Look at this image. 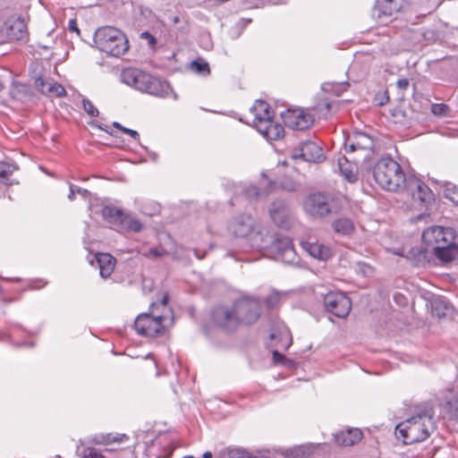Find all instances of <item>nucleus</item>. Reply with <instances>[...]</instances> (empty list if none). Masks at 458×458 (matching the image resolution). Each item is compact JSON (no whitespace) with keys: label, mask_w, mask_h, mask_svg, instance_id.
Masks as SVG:
<instances>
[{"label":"nucleus","mask_w":458,"mask_h":458,"mask_svg":"<svg viewBox=\"0 0 458 458\" xmlns=\"http://www.w3.org/2000/svg\"><path fill=\"white\" fill-rule=\"evenodd\" d=\"M191 70L202 76H207L210 73L208 64L203 59H197L191 64Z\"/></svg>","instance_id":"33"},{"label":"nucleus","mask_w":458,"mask_h":458,"mask_svg":"<svg viewBox=\"0 0 458 458\" xmlns=\"http://www.w3.org/2000/svg\"><path fill=\"white\" fill-rule=\"evenodd\" d=\"M68 30L72 32H76L77 34L80 33V30L77 26V21L76 20L74 19H71L69 21H68Z\"/></svg>","instance_id":"52"},{"label":"nucleus","mask_w":458,"mask_h":458,"mask_svg":"<svg viewBox=\"0 0 458 458\" xmlns=\"http://www.w3.org/2000/svg\"><path fill=\"white\" fill-rule=\"evenodd\" d=\"M444 187V196L458 205V187L451 182H445Z\"/></svg>","instance_id":"35"},{"label":"nucleus","mask_w":458,"mask_h":458,"mask_svg":"<svg viewBox=\"0 0 458 458\" xmlns=\"http://www.w3.org/2000/svg\"><path fill=\"white\" fill-rule=\"evenodd\" d=\"M82 106L84 111L90 116V117H97L99 114L98 108L95 107L93 103L89 100L88 98H83L82 100Z\"/></svg>","instance_id":"40"},{"label":"nucleus","mask_w":458,"mask_h":458,"mask_svg":"<svg viewBox=\"0 0 458 458\" xmlns=\"http://www.w3.org/2000/svg\"><path fill=\"white\" fill-rule=\"evenodd\" d=\"M326 310L338 318L346 317L351 310V301L343 293L329 292L324 297Z\"/></svg>","instance_id":"9"},{"label":"nucleus","mask_w":458,"mask_h":458,"mask_svg":"<svg viewBox=\"0 0 458 458\" xmlns=\"http://www.w3.org/2000/svg\"><path fill=\"white\" fill-rule=\"evenodd\" d=\"M216 458H250L245 452L240 449H225L222 450Z\"/></svg>","instance_id":"36"},{"label":"nucleus","mask_w":458,"mask_h":458,"mask_svg":"<svg viewBox=\"0 0 458 458\" xmlns=\"http://www.w3.org/2000/svg\"><path fill=\"white\" fill-rule=\"evenodd\" d=\"M334 230L343 235L350 234L353 229V223L348 218H339L333 223Z\"/></svg>","instance_id":"30"},{"label":"nucleus","mask_w":458,"mask_h":458,"mask_svg":"<svg viewBox=\"0 0 458 458\" xmlns=\"http://www.w3.org/2000/svg\"><path fill=\"white\" fill-rule=\"evenodd\" d=\"M325 106H326V108H327V110H329V109H330L331 105H330V103L327 102V103H325Z\"/></svg>","instance_id":"59"},{"label":"nucleus","mask_w":458,"mask_h":458,"mask_svg":"<svg viewBox=\"0 0 458 458\" xmlns=\"http://www.w3.org/2000/svg\"><path fill=\"white\" fill-rule=\"evenodd\" d=\"M113 125H114V127H116V128L120 129L121 131H122V128H124L123 126H122V125H121L119 123H117V122H114V123H113Z\"/></svg>","instance_id":"58"},{"label":"nucleus","mask_w":458,"mask_h":458,"mask_svg":"<svg viewBox=\"0 0 458 458\" xmlns=\"http://www.w3.org/2000/svg\"><path fill=\"white\" fill-rule=\"evenodd\" d=\"M193 253L198 259H202L205 256V252L201 254L198 249H194Z\"/></svg>","instance_id":"56"},{"label":"nucleus","mask_w":458,"mask_h":458,"mask_svg":"<svg viewBox=\"0 0 458 458\" xmlns=\"http://www.w3.org/2000/svg\"><path fill=\"white\" fill-rule=\"evenodd\" d=\"M167 302H168V294H167V293H165V294L163 296V298H162V300H161V301H160L159 306H161V307H163L164 309H165V308H166V305H167Z\"/></svg>","instance_id":"55"},{"label":"nucleus","mask_w":458,"mask_h":458,"mask_svg":"<svg viewBox=\"0 0 458 458\" xmlns=\"http://www.w3.org/2000/svg\"><path fill=\"white\" fill-rule=\"evenodd\" d=\"M266 230V226L247 214L233 217L229 225V231L234 237L246 239L253 248L266 244L267 242L262 240Z\"/></svg>","instance_id":"5"},{"label":"nucleus","mask_w":458,"mask_h":458,"mask_svg":"<svg viewBox=\"0 0 458 458\" xmlns=\"http://www.w3.org/2000/svg\"><path fill=\"white\" fill-rule=\"evenodd\" d=\"M47 84H51L50 82L45 81L41 77H38L35 80L36 88L42 93L47 94Z\"/></svg>","instance_id":"46"},{"label":"nucleus","mask_w":458,"mask_h":458,"mask_svg":"<svg viewBox=\"0 0 458 458\" xmlns=\"http://www.w3.org/2000/svg\"><path fill=\"white\" fill-rule=\"evenodd\" d=\"M269 215L274 223L282 228L290 226L291 210L284 200H275L269 208Z\"/></svg>","instance_id":"17"},{"label":"nucleus","mask_w":458,"mask_h":458,"mask_svg":"<svg viewBox=\"0 0 458 458\" xmlns=\"http://www.w3.org/2000/svg\"><path fill=\"white\" fill-rule=\"evenodd\" d=\"M101 215L103 218L115 230H118L121 223H123V218L124 213L114 207L105 206L102 208Z\"/></svg>","instance_id":"25"},{"label":"nucleus","mask_w":458,"mask_h":458,"mask_svg":"<svg viewBox=\"0 0 458 458\" xmlns=\"http://www.w3.org/2000/svg\"><path fill=\"white\" fill-rule=\"evenodd\" d=\"M0 32L8 41H22L28 38L27 26L21 19L7 21Z\"/></svg>","instance_id":"16"},{"label":"nucleus","mask_w":458,"mask_h":458,"mask_svg":"<svg viewBox=\"0 0 458 458\" xmlns=\"http://www.w3.org/2000/svg\"><path fill=\"white\" fill-rule=\"evenodd\" d=\"M82 458H105L99 452H98L94 448H88L85 450V453Z\"/></svg>","instance_id":"48"},{"label":"nucleus","mask_w":458,"mask_h":458,"mask_svg":"<svg viewBox=\"0 0 458 458\" xmlns=\"http://www.w3.org/2000/svg\"><path fill=\"white\" fill-rule=\"evenodd\" d=\"M122 131H123L126 134H129L131 137H132L135 140H139V138H140L138 131H136L134 130L124 127V128H122Z\"/></svg>","instance_id":"53"},{"label":"nucleus","mask_w":458,"mask_h":458,"mask_svg":"<svg viewBox=\"0 0 458 458\" xmlns=\"http://www.w3.org/2000/svg\"><path fill=\"white\" fill-rule=\"evenodd\" d=\"M245 194L248 198H259L262 195H267L268 190L263 188L262 190H259L258 187L254 185H250L248 188L245 189Z\"/></svg>","instance_id":"39"},{"label":"nucleus","mask_w":458,"mask_h":458,"mask_svg":"<svg viewBox=\"0 0 458 458\" xmlns=\"http://www.w3.org/2000/svg\"><path fill=\"white\" fill-rule=\"evenodd\" d=\"M372 174L375 182L389 191L404 189L408 180L400 165L391 157L379 159L373 166Z\"/></svg>","instance_id":"2"},{"label":"nucleus","mask_w":458,"mask_h":458,"mask_svg":"<svg viewBox=\"0 0 458 458\" xmlns=\"http://www.w3.org/2000/svg\"><path fill=\"white\" fill-rule=\"evenodd\" d=\"M281 187L287 191H294L296 190L295 183L291 180H285L281 182Z\"/></svg>","instance_id":"50"},{"label":"nucleus","mask_w":458,"mask_h":458,"mask_svg":"<svg viewBox=\"0 0 458 458\" xmlns=\"http://www.w3.org/2000/svg\"><path fill=\"white\" fill-rule=\"evenodd\" d=\"M263 183H267L272 186L274 183L271 181H264Z\"/></svg>","instance_id":"60"},{"label":"nucleus","mask_w":458,"mask_h":458,"mask_svg":"<svg viewBox=\"0 0 458 458\" xmlns=\"http://www.w3.org/2000/svg\"><path fill=\"white\" fill-rule=\"evenodd\" d=\"M389 100L388 93L387 91L379 92L376 95V101L377 102L378 106H384L386 105Z\"/></svg>","instance_id":"47"},{"label":"nucleus","mask_w":458,"mask_h":458,"mask_svg":"<svg viewBox=\"0 0 458 458\" xmlns=\"http://www.w3.org/2000/svg\"><path fill=\"white\" fill-rule=\"evenodd\" d=\"M212 457H213V454H212V453H211V452H209V451L205 452V453L203 454V455H202V458H212Z\"/></svg>","instance_id":"57"},{"label":"nucleus","mask_w":458,"mask_h":458,"mask_svg":"<svg viewBox=\"0 0 458 458\" xmlns=\"http://www.w3.org/2000/svg\"><path fill=\"white\" fill-rule=\"evenodd\" d=\"M10 97L20 102H26L31 98V91L28 85L13 82L9 89Z\"/></svg>","instance_id":"26"},{"label":"nucleus","mask_w":458,"mask_h":458,"mask_svg":"<svg viewBox=\"0 0 458 458\" xmlns=\"http://www.w3.org/2000/svg\"><path fill=\"white\" fill-rule=\"evenodd\" d=\"M259 132L267 140H277L284 136V130L283 126L272 120L258 125Z\"/></svg>","instance_id":"21"},{"label":"nucleus","mask_w":458,"mask_h":458,"mask_svg":"<svg viewBox=\"0 0 458 458\" xmlns=\"http://www.w3.org/2000/svg\"><path fill=\"white\" fill-rule=\"evenodd\" d=\"M362 437L359 428H351L335 435V442L343 446H351L358 443Z\"/></svg>","instance_id":"23"},{"label":"nucleus","mask_w":458,"mask_h":458,"mask_svg":"<svg viewBox=\"0 0 458 458\" xmlns=\"http://www.w3.org/2000/svg\"><path fill=\"white\" fill-rule=\"evenodd\" d=\"M422 240L428 249L435 250L438 245L447 244L454 240L453 229L442 226H433L422 233Z\"/></svg>","instance_id":"11"},{"label":"nucleus","mask_w":458,"mask_h":458,"mask_svg":"<svg viewBox=\"0 0 458 458\" xmlns=\"http://www.w3.org/2000/svg\"><path fill=\"white\" fill-rule=\"evenodd\" d=\"M285 126L293 130H306L313 123L312 116L302 109H287L281 113Z\"/></svg>","instance_id":"12"},{"label":"nucleus","mask_w":458,"mask_h":458,"mask_svg":"<svg viewBox=\"0 0 458 458\" xmlns=\"http://www.w3.org/2000/svg\"><path fill=\"white\" fill-rule=\"evenodd\" d=\"M312 445H303L293 447L286 452L287 458H309L313 452Z\"/></svg>","instance_id":"29"},{"label":"nucleus","mask_w":458,"mask_h":458,"mask_svg":"<svg viewBox=\"0 0 458 458\" xmlns=\"http://www.w3.org/2000/svg\"><path fill=\"white\" fill-rule=\"evenodd\" d=\"M140 38L146 39L150 47H154L157 43L156 38L148 31L142 32L140 34Z\"/></svg>","instance_id":"49"},{"label":"nucleus","mask_w":458,"mask_h":458,"mask_svg":"<svg viewBox=\"0 0 458 458\" xmlns=\"http://www.w3.org/2000/svg\"><path fill=\"white\" fill-rule=\"evenodd\" d=\"M409 84H410V81L408 79L406 78H403V79H400L397 81L396 82V86L397 88L402 90V91H404L408 89L409 87Z\"/></svg>","instance_id":"51"},{"label":"nucleus","mask_w":458,"mask_h":458,"mask_svg":"<svg viewBox=\"0 0 458 458\" xmlns=\"http://www.w3.org/2000/svg\"><path fill=\"white\" fill-rule=\"evenodd\" d=\"M405 187L411 191L413 200L418 201L421 205L428 206L434 199L432 191L418 178H408Z\"/></svg>","instance_id":"14"},{"label":"nucleus","mask_w":458,"mask_h":458,"mask_svg":"<svg viewBox=\"0 0 458 458\" xmlns=\"http://www.w3.org/2000/svg\"><path fill=\"white\" fill-rule=\"evenodd\" d=\"M15 170H17V166L14 164L0 162V182L13 184V182L9 181V177Z\"/></svg>","instance_id":"32"},{"label":"nucleus","mask_w":458,"mask_h":458,"mask_svg":"<svg viewBox=\"0 0 458 458\" xmlns=\"http://www.w3.org/2000/svg\"><path fill=\"white\" fill-rule=\"evenodd\" d=\"M290 157L293 159L301 158L307 162H320L325 158L322 148L313 141L303 142L299 148L291 152Z\"/></svg>","instance_id":"15"},{"label":"nucleus","mask_w":458,"mask_h":458,"mask_svg":"<svg viewBox=\"0 0 458 458\" xmlns=\"http://www.w3.org/2000/svg\"><path fill=\"white\" fill-rule=\"evenodd\" d=\"M301 245L303 250H306L311 257L319 260H327L331 256L330 249L318 242H302Z\"/></svg>","instance_id":"24"},{"label":"nucleus","mask_w":458,"mask_h":458,"mask_svg":"<svg viewBox=\"0 0 458 458\" xmlns=\"http://www.w3.org/2000/svg\"><path fill=\"white\" fill-rule=\"evenodd\" d=\"M212 321L225 331H234L239 327V318L232 306H218L212 311Z\"/></svg>","instance_id":"10"},{"label":"nucleus","mask_w":458,"mask_h":458,"mask_svg":"<svg viewBox=\"0 0 458 458\" xmlns=\"http://www.w3.org/2000/svg\"><path fill=\"white\" fill-rule=\"evenodd\" d=\"M449 417L458 421V389L454 392L451 397L445 398V403L444 405Z\"/></svg>","instance_id":"27"},{"label":"nucleus","mask_w":458,"mask_h":458,"mask_svg":"<svg viewBox=\"0 0 458 458\" xmlns=\"http://www.w3.org/2000/svg\"><path fill=\"white\" fill-rule=\"evenodd\" d=\"M120 80L139 91L161 98H166L173 93L174 98L177 99V95L173 92L166 81H162L141 70L125 68L120 74Z\"/></svg>","instance_id":"1"},{"label":"nucleus","mask_w":458,"mask_h":458,"mask_svg":"<svg viewBox=\"0 0 458 458\" xmlns=\"http://www.w3.org/2000/svg\"><path fill=\"white\" fill-rule=\"evenodd\" d=\"M434 428L432 417L420 413L399 423L395 427V435L405 445H411L426 440Z\"/></svg>","instance_id":"3"},{"label":"nucleus","mask_w":458,"mask_h":458,"mask_svg":"<svg viewBox=\"0 0 458 458\" xmlns=\"http://www.w3.org/2000/svg\"><path fill=\"white\" fill-rule=\"evenodd\" d=\"M156 303H151L149 312L141 313L138 315L134 322V328L136 332L143 336L157 337L162 335L165 331L163 321L165 315L157 313L155 309Z\"/></svg>","instance_id":"7"},{"label":"nucleus","mask_w":458,"mask_h":458,"mask_svg":"<svg viewBox=\"0 0 458 458\" xmlns=\"http://www.w3.org/2000/svg\"><path fill=\"white\" fill-rule=\"evenodd\" d=\"M349 145H345L346 151H354L356 149H362L370 151L374 148L373 139L367 133L356 131L353 133Z\"/></svg>","instance_id":"20"},{"label":"nucleus","mask_w":458,"mask_h":458,"mask_svg":"<svg viewBox=\"0 0 458 458\" xmlns=\"http://www.w3.org/2000/svg\"><path fill=\"white\" fill-rule=\"evenodd\" d=\"M432 308L438 317L445 316V311L449 310L448 304L445 300L436 299L432 302Z\"/></svg>","instance_id":"37"},{"label":"nucleus","mask_w":458,"mask_h":458,"mask_svg":"<svg viewBox=\"0 0 458 458\" xmlns=\"http://www.w3.org/2000/svg\"><path fill=\"white\" fill-rule=\"evenodd\" d=\"M304 209L309 215L319 218L331 212L327 197L321 193L310 195L304 202Z\"/></svg>","instance_id":"13"},{"label":"nucleus","mask_w":458,"mask_h":458,"mask_svg":"<svg viewBox=\"0 0 458 458\" xmlns=\"http://www.w3.org/2000/svg\"><path fill=\"white\" fill-rule=\"evenodd\" d=\"M355 270L364 276H369L373 273V267L364 262H357L355 265Z\"/></svg>","instance_id":"44"},{"label":"nucleus","mask_w":458,"mask_h":458,"mask_svg":"<svg viewBox=\"0 0 458 458\" xmlns=\"http://www.w3.org/2000/svg\"><path fill=\"white\" fill-rule=\"evenodd\" d=\"M75 193L80 194L83 197H87L89 194V191L86 189H82L73 184H70V192L68 195V199L72 201L74 200Z\"/></svg>","instance_id":"42"},{"label":"nucleus","mask_w":458,"mask_h":458,"mask_svg":"<svg viewBox=\"0 0 458 458\" xmlns=\"http://www.w3.org/2000/svg\"><path fill=\"white\" fill-rule=\"evenodd\" d=\"M449 111V107L445 104H433L431 112L437 116H445Z\"/></svg>","instance_id":"43"},{"label":"nucleus","mask_w":458,"mask_h":458,"mask_svg":"<svg viewBox=\"0 0 458 458\" xmlns=\"http://www.w3.org/2000/svg\"><path fill=\"white\" fill-rule=\"evenodd\" d=\"M165 254H166V251L165 250L158 249V248H151L148 251H145L142 253V255L146 258L154 257L156 259L162 258Z\"/></svg>","instance_id":"45"},{"label":"nucleus","mask_w":458,"mask_h":458,"mask_svg":"<svg viewBox=\"0 0 458 458\" xmlns=\"http://www.w3.org/2000/svg\"><path fill=\"white\" fill-rule=\"evenodd\" d=\"M266 242L264 245H258L257 249L268 251L276 259H281L286 263L295 261L296 253L293 246L292 240L284 235H278L271 233L267 228L262 236Z\"/></svg>","instance_id":"6"},{"label":"nucleus","mask_w":458,"mask_h":458,"mask_svg":"<svg viewBox=\"0 0 458 458\" xmlns=\"http://www.w3.org/2000/svg\"><path fill=\"white\" fill-rule=\"evenodd\" d=\"M281 300V294L277 291H272L265 299V303L269 309L276 307Z\"/></svg>","instance_id":"38"},{"label":"nucleus","mask_w":458,"mask_h":458,"mask_svg":"<svg viewBox=\"0 0 458 458\" xmlns=\"http://www.w3.org/2000/svg\"><path fill=\"white\" fill-rule=\"evenodd\" d=\"M284 359H285L284 355L281 354L277 351L273 352V360H274L275 363L282 362L283 360H284Z\"/></svg>","instance_id":"54"},{"label":"nucleus","mask_w":458,"mask_h":458,"mask_svg":"<svg viewBox=\"0 0 458 458\" xmlns=\"http://www.w3.org/2000/svg\"><path fill=\"white\" fill-rule=\"evenodd\" d=\"M240 325L254 324L261 314L260 301L257 298L242 297L233 302Z\"/></svg>","instance_id":"8"},{"label":"nucleus","mask_w":458,"mask_h":458,"mask_svg":"<svg viewBox=\"0 0 458 458\" xmlns=\"http://www.w3.org/2000/svg\"><path fill=\"white\" fill-rule=\"evenodd\" d=\"M434 255L444 262L454 260L458 256V246L451 241L447 244L438 245L432 250Z\"/></svg>","instance_id":"22"},{"label":"nucleus","mask_w":458,"mask_h":458,"mask_svg":"<svg viewBox=\"0 0 458 458\" xmlns=\"http://www.w3.org/2000/svg\"><path fill=\"white\" fill-rule=\"evenodd\" d=\"M250 112L254 116L253 124L256 129H258L259 124H265V122H269L273 119V111L271 107L263 100H256L250 108Z\"/></svg>","instance_id":"18"},{"label":"nucleus","mask_w":458,"mask_h":458,"mask_svg":"<svg viewBox=\"0 0 458 458\" xmlns=\"http://www.w3.org/2000/svg\"><path fill=\"white\" fill-rule=\"evenodd\" d=\"M97 264L99 269V274L103 278H108L113 273L116 259L108 253H97L90 264L94 266Z\"/></svg>","instance_id":"19"},{"label":"nucleus","mask_w":458,"mask_h":458,"mask_svg":"<svg viewBox=\"0 0 458 458\" xmlns=\"http://www.w3.org/2000/svg\"><path fill=\"white\" fill-rule=\"evenodd\" d=\"M94 43L101 52L114 57L123 55L129 49L126 35L113 26L98 28L94 34Z\"/></svg>","instance_id":"4"},{"label":"nucleus","mask_w":458,"mask_h":458,"mask_svg":"<svg viewBox=\"0 0 458 458\" xmlns=\"http://www.w3.org/2000/svg\"><path fill=\"white\" fill-rule=\"evenodd\" d=\"M47 94H54L56 97H63L66 94L65 89L58 83L47 84Z\"/></svg>","instance_id":"41"},{"label":"nucleus","mask_w":458,"mask_h":458,"mask_svg":"<svg viewBox=\"0 0 458 458\" xmlns=\"http://www.w3.org/2000/svg\"><path fill=\"white\" fill-rule=\"evenodd\" d=\"M182 458H194L192 455H185Z\"/></svg>","instance_id":"61"},{"label":"nucleus","mask_w":458,"mask_h":458,"mask_svg":"<svg viewBox=\"0 0 458 458\" xmlns=\"http://www.w3.org/2000/svg\"><path fill=\"white\" fill-rule=\"evenodd\" d=\"M123 223H121V225L119 226L118 230H128L131 232H140L143 228V225L141 222L138 219H135L134 217L124 214L123 218Z\"/></svg>","instance_id":"28"},{"label":"nucleus","mask_w":458,"mask_h":458,"mask_svg":"<svg viewBox=\"0 0 458 458\" xmlns=\"http://www.w3.org/2000/svg\"><path fill=\"white\" fill-rule=\"evenodd\" d=\"M345 162L347 163V159L344 157H340L338 159V165H339V169L342 173V174L344 176V178L350 182H354L357 181L358 179V176H357V174L353 171L352 168H344V163L343 162Z\"/></svg>","instance_id":"34"},{"label":"nucleus","mask_w":458,"mask_h":458,"mask_svg":"<svg viewBox=\"0 0 458 458\" xmlns=\"http://www.w3.org/2000/svg\"><path fill=\"white\" fill-rule=\"evenodd\" d=\"M128 437L126 435H119V434H112V433H106V434H99L97 435L94 437V442L96 444H103V445H108L111 443H120L123 442L124 439H127Z\"/></svg>","instance_id":"31"}]
</instances>
